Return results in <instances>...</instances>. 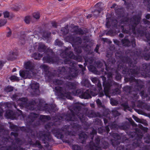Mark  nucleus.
<instances>
[{
    "instance_id": "1",
    "label": "nucleus",
    "mask_w": 150,
    "mask_h": 150,
    "mask_svg": "<svg viewBox=\"0 0 150 150\" xmlns=\"http://www.w3.org/2000/svg\"><path fill=\"white\" fill-rule=\"evenodd\" d=\"M25 66L27 70L25 71H21L19 72L20 75L21 76L24 78H26L27 77L30 78L31 76L29 74H31V72H32V70L30 69V63L27 62L25 63Z\"/></svg>"
},
{
    "instance_id": "2",
    "label": "nucleus",
    "mask_w": 150,
    "mask_h": 150,
    "mask_svg": "<svg viewBox=\"0 0 150 150\" xmlns=\"http://www.w3.org/2000/svg\"><path fill=\"white\" fill-rule=\"evenodd\" d=\"M4 15L5 18H8L9 19L11 18L14 16L12 13H10L7 11H5L4 13Z\"/></svg>"
},
{
    "instance_id": "3",
    "label": "nucleus",
    "mask_w": 150,
    "mask_h": 150,
    "mask_svg": "<svg viewBox=\"0 0 150 150\" xmlns=\"http://www.w3.org/2000/svg\"><path fill=\"white\" fill-rule=\"evenodd\" d=\"M31 86L33 89H36L39 88V85L37 83H34L32 84Z\"/></svg>"
},
{
    "instance_id": "4",
    "label": "nucleus",
    "mask_w": 150,
    "mask_h": 150,
    "mask_svg": "<svg viewBox=\"0 0 150 150\" xmlns=\"http://www.w3.org/2000/svg\"><path fill=\"white\" fill-rule=\"evenodd\" d=\"M30 20V17L29 16H27L25 17L24 21L26 23H29Z\"/></svg>"
},
{
    "instance_id": "5",
    "label": "nucleus",
    "mask_w": 150,
    "mask_h": 150,
    "mask_svg": "<svg viewBox=\"0 0 150 150\" xmlns=\"http://www.w3.org/2000/svg\"><path fill=\"white\" fill-rule=\"evenodd\" d=\"M33 16L36 19H38L40 17L39 14L38 13H34L33 14Z\"/></svg>"
},
{
    "instance_id": "6",
    "label": "nucleus",
    "mask_w": 150,
    "mask_h": 150,
    "mask_svg": "<svg viewBox=\"0 0 150 150\" xmlns=\"http://www.w3.org/2000/svg\"><path fill=\"white\" fill-rule=\"evenodd\" d=\"M13 90V88L11 87L8 86L5 89V91L6 92H10Z\"/></svg>"
},
{
    "instance_id": "7",
    "label": "nucleus",
    "mask_w": 150,
    "mask_h": 150,
    "mask_svg": "<svg viewBox=\"0 0 150 150\" xmlns=\"http://www.w3.org/2000/svg\"><path fill=\"white\" fill-rule=\"evenodd\" d=\"M6 23V21L5 20L0 21V26L4 25Z\"/></svg>"
},
{
    "instance_id": "8",
    "label": "nucleus",
    "mask_w": 150,
    "mask_h": 150,
    "mask_svg": "<svg viewBox=\"0 0 150 150\" xmlns=\"http://www.w3.org/2000/svg\"><path fill=\"white\" fill-rule=\"evenodd\" d=\"M11 80H17L18 79L17 77L15 76H11L10 77Z\"/></svg>"
},
{
    "instance_id": "9",
    "label": "nucleus",
    "mask_w": 150,
    "mask_h": 150,
    "mask_svg": "<svg viewBox=\"0 0 150 150\" xmlns=\"http://www.w3.org/2000/svg\"><path fill=\"white\" fill-rule=\"evenodd\" d=\"M86 94L85 93L84 95L83 98L84 99H89V98H91V96L89 94H88L87 96H85Z\"/></svg>"
},
{
    "instance_id": "10",
    "label": "nucleus",
    "mask_w": 150,
    "mask_h": 150,
    "mask_svg": "<svg viewBox=\"0 0 150 150\" xmlns=\"http://www.w3.org/2000/svg\"><path fill=\"white\" fill-rule=\"evenodd\" d=\"M4 63L5 62H4L0 60V69L2 68Z\"/></svg>"
},
{
    "instance_id": "11",
    "label": "nucleus",
    "mask_w": 150,
    "mask_h": 150,
    "mask_svg": "<svg viewBox=\"0 0 150 150\" xmlns=\"http://www.w3.org/2000/svg\"><path fill=\"white\" fill-rule=\"evenodd\" d=\"M133 117L137 122H140V120L136 116H133Z\"/></svg>"
},
{
    "instance_id": "12",
    "label": "nucleus",
    "mask_w": 150,
    "mask_h": 150,
    "mask_svg": "<svg viewBox=\"0 0 150 150\" xmlns=\"http://www.w3.org/2000/svg\"><path fill=\"white\" fill-rule=\"evenodd\" d=\"M11 34V31L10 30H8V33H7L6 36L7 37H9L10 36V35Z\"/></svg>"
},
{
    "instance_id": "13",
    "label": "nucleus",
    "mask_w": 150,
    "mask_h": 150,
    "mask_svg": "<svg viewBox=\"0 0 150 150\" xmlns=\"http://www.w3.org/2000/svg\"><path fill=\"white\" fill-rule=\"evenodd\" d=\"M96 102L98 105H101V101L99 99L97 100L96 101Z\"/></svg>"
},
{
    "instance_id": "14",
    "label": "nucleus",
    "mask_w": 150,
    "mask_h": 150,
    "mask_svg": "<svg viewBox=\"0 0 150 150\" xmlns=\"http://www.w3.org/2000/svg\"><path fill=\"white\" fill-rule=\"evenodd\" d=\"M96 79L95 78H92L91 79V80L92 82L93 83H95V81H96Z\"/></svg>"
},
{
    "instance_id": "15",
    "label": "nucleus",
    "mask_w": 150,
    "mask_h": 150,
    "mask_svg": "<svg viewBox=\"0 0 150 150\" xmlns=\"http://www.w3.org/2000/svg\"><path fill=\"white\" fill-rule=\"evenodd\" d=\"M146 18L149 19L150 18V15L149 14H147L146 15Z\"/></svg>"
},
{
    "instance_id": "16",
    "label": "nucleus",
    "mask_w": 150,
    "mask_h": 150,
    "mask_svg": "<svg viewBox=\"0 0 150 150\" xmlns=\"http://www.w3.org/2000/svg\"><path fill=\"white\" fill-rule=\"evenodd\" d=\"M11 113L10 112V113L8 114H7V115H6V116L7 117H10V116Z\"/></svg>"
},
{
    "instance_id": "17",
    "label": "nucleus",
    "mask_w": 150,
    "mask_h": 150,
    "mask_svg": "<svg viewBox=\"0 0 150 150\" xmlns=\"http://www.w3.org/2000/svg\"><path fill=\"white\" fill-rule=\"evenodd\" d=\"M74 147H76V148H77L78 149V146H73V148H73V149L74 150H75V149H74Z\"/></svg>"
},
{
    "instance_id": "18",
    "label": "nucleus",
    "mask_w": 150,
    "mask_h": 150,
    "mask_svg": "<svg viewBox=\"0 0 150 150\" xmlns=\"http://www.w3.org/2000/svg\"><path fill=\"white\" fill-rule=\"evenodd\" d=\"M98 86L99 88H101V85L100 83L98 84Z\"/></svg>"
},
{
    "instance_id": "19",
    "label": "nucleus",
    "mask_w": 150,
    "mask_h": 150,
    "mask_svg": "<svg viewBox=\"0 0 150 150\" xmlns=\"http://www.w3.org/2000/svg\"><path fill=\"white\" fill-rule=\"evenodd\" d=\"M44 47V45H42V46H41V47H40L39 48V50L40 48L43 49Z\"/></svg>"
},
{
    "instance_id": "20",
    "label": "nucleus",
    "mask_w": 150,
    "mask_h": 150,
    "mask_svg": "<svg viewBox=\"0 0 150 150\" xmlns=\"http://www.w3.org/2000/svg\"><path fill=\"white\" fill-rule=\"evenodd\" d=\"M111 104L112 105H115V104H113V103H112V102L111 101Z\"/></svg>"
},
{
    "instance_id": "21",
    "label": "nucleus",
    "mask_w": 150,
    "mask_h": 150,
    "mask_svg": "<svg viewBox=\"0 0 150 150\" xmlns=\"http://www.w3.org/2000/svg\"><path fill=\"white\" fill-rule=\"evenodd\" d=\"M16 71V69H13V71Z\"/></svg>"
},
{
    "instance_id": "22",
    "label": "nucleus",
    "mask_w": 150,
    "mask_h": 150,
    "mask_svg": "<svg viewBox=\"0 0 150 150\" xmlns=\"http://www.w3.org/2000/svg\"><path fill=\"white\" fill-rule=\"evenodd\" d=\"M1 13L0 12V17L1 16Z\"/></svg>"
},
{
    "instance_id": "23",
    "label": "nucleus",
    "mask_w": 150,
    "mask_h": 150,
    "mask_svg": "<svg viewBox=\"0 0 150 150\" xmlns=\"http://www.w3.org/2000/svg\"><path fill=\"white\" fill-rule=\"evenodd\" d=\"M42 56V55H40V56H39V57H41Z\"/></svg>"
},
{
    "instance_id": "24",
    "label": "nucleus",
    "mask_w": 150,
    "mask_h": 150,
    "mask_svg": "<svg viewBox=\"0 0 150 150\" xmlns=\"http://www.w3.org/2000/svg\"><path fill=\"white\" fill-rule=\"evenodd\" d=\"M35 59H39V58H35Z\"/></svg>"
}]
</instances>
